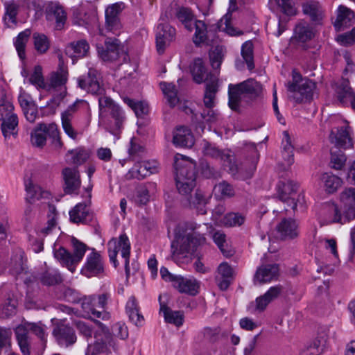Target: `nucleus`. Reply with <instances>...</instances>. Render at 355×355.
<instances>
[{"instance_id": "1", "label": "nucleus", "mask_w": 355, "mask_h": 355, "mask_svg": "<svg viewBox=\"0 0 355 355\" xmlns=\"http://www.w3.org/2000/svg\"><path fill=\"white\" fill-rule=\"evenodd\" d=\"M185 234L171 243L172 260L177 261L187 254L193 253L198 246L206 242L205 235L211 231V225L208 223L197 224L195 222H187L184 225Z\"/></svg>"}, {"instance_id": "2", "label": "nucleus", "mask_w": 355, "mask_h": 355, "mask_svg": "<svg viewBox=\"0 0 355 355\" xmlns=\"http://www.w3.org/2000/svg\"><path fill=\"white\" fill-rule=\"evenodd\" d=\"M191 73L193 80L200 84L206 83L204 94V105L211 107L214 104V99L218 90V79L211 73H208L201 58L194 60L191 66Z\"/></svg>"}, {"instance_id": "3", "label": "nucleus", "mask_w": 355, "mask_h": 355, "mask_svg": "<svg viewBox=\"0 0 355 355\" xmlns=\"http://www.w3.org/2000/svg\"><path fill=\"white\" fill-rule=\"evenodd\" d=\"M71 243L72 252L63 247H60L55 250L54 257L63 266L67 268L71 272H74L76 266L83 259L88 247L75 237L71 238Z\"/></svg>"}, {"instance_id": "4", "label": "nucleus", "mask_w": 355, "mask_h": 355, "mask_svg": "<svg viewBox=\"0 0 355 355\" xmlns=\"http://www.w3.org/2000/svg\"><path fill=\"white\" fill-rule=\"evenodd\" d=\"M262 90L261 84L252 78L248 79L239 84L229 85V106L233 110H237L242 96L255 98Z\"/></svg>"}, {"instance_id": "5", "label": "nucleus", "mask_w": 355, "mask_h": 355, "mask_svg": "<svg viewBox=\"0 0 355 355\" xmlns=\"http://www.w3.org/2000/svg\"><path fill=\"white\" fill-rule=\"evenodd\" d=\"M178 192L184 196L191 208L196 209L198 214H205L207 213L206 205L207 199L202 191L196 189L194 194L191 192L196 187V180H175Z\"/></svg>"}, {"instance_id": "6", "label": "nucleus", "mask_w": 355, "mask_h": 355, "mask_svg": "<svg viewBox=\"0 0 355 355\" xmlns=\"http://www.w3.org/2000/svg\"><path fill=\"white\" fill-rule=\"evenodd\" d=\"M293 82L288 84V91L291 94L289 98L300 103L313 98L315 84L311 80L302 78L299 73L293 71Z\"/></svg>"}, {"instance_id": "7", "label": "nucleus", "mask_w": 355, "mask_h": 355, "mask_svg": "<svg viewBox=\"0 0 355 355\" xmlns=\"http://www.w3.org/2000/svg\"><path fill=\"white\" fill-rule=\"evenodd\" d=\"M108 254L110 260L113 263L114 268H116L119 263L116 256L119 251H121V256L125 259V270L127 275L130 272L129 259L130 254V243L126 234H121L119 239H112L107 243Z\"/></svg>"}, {"instance_id": "8", "label": "nucleus", "mask_w": 355, "mask_h": 355, "mask_svg": "<svg viewBox=\"0 0 355 355\" xmlns=\"http://www.w3.org/2000/svg\"><path fill=\"white\" fill-rule=\"evenodd\" d=\"M78 87L93 95L102 96L105 93L101 73L94 68H89L87 73L77 79Z\"/></svg>"}, {"instance_id": "9", "label": "nucleus", "mask_w": 355, "mask_h": 355, "mask_svg": "<svg viewBox=\"0 0 355 355\" xmlns=\"http://www.w3.org/2000/svg\"><path fill=\"white\" fill-rule=\"evenodd\" d=\"M46 135L53 138V143L56 147L60 148L62 143L59 137L57 125L51 123L48 126L44 123H40L31 133V143L33 146L42 148L46 141Z\"/></svg>"}, {"instance_id": "10", "label": "nucleus", "mask_w": 355, "mask_h": 355, "mask_svg": "<svg viewBox=\"0 0 355 355\" xmlns=\"http://www.w3.org/2000/svg\"><path fill=\"white\" fill-rule=\"evenodd\" d=\"M175 180H196V163L190 158L177 154L174 158Z\"/></svg>"}, {"instance_id": "11", "label": "nucleus", "mask_w": 355, "mask_h": 355, "mask_svg": "<svg viewBox=\"0 0 355 355\" xmlns=\"http://www.w3.org/2000/svg\"><path fill=\"white\" fill-rule=\"evenodd\" d=\"M123 8L122 3H116L108 6L105 12V28H99V33L105 35V32H110L118 35L122 28L119 15Z\"/></svg>"}, {"instance_id": "12", "label": "nucleus", "mask_w": 355, "mask_h": 355, "mask_svg": "<svg viewBox=\"0 0 355 355\" xmlns=\"http://www.w3.org/2000/svg\"><path fill=\"white\" fill-rule=\"evenodd\" d=\"M99 56L104 61L113 62L119 58L120 55L123 56L125 61L128 55L124 52L120 41L115 37H107L105 41V46H97Z\"/></svg>"}, {"instance_id": "13", "label": "nucleus", "mask_w": 355, "mask_h": 355, "mask_svg": "<svg viewBox=\"0 0 355 355\" xmlns=\"http://www.w3.org/2000/svg\"><path fill=\"white\" fill-rule=\"evenodd\" d=\"M352 219H354L352 209L345 211V214L343 215L337 205L328 203L323 208L321 223L323 225L331 223L345 224Z\"/></svg>"}, {"instance_id": "14", "label": "nucleus", "mask_w": 355, "mask_h": 355, "mask_svg": "<svg viewBox=\"0 0 355 355\" xmlns=\"http://www.w3.org/2000/svg\"><path fill=\"white\" fill-rule=\"evenodd\" d=\"M329 338V328L321 327L318 332L316 338L302 349L300 355H320L327 346Z\"/></svg>"}, {"instance_id": "15", "label": "nucleus", "mask_w": 355, "mask_h": 355, "mask_svg": "<svg viewBox=\"0 0 355 355\" xmlns=\"http://www.w3.org/2000/svg\"><path fill=\"white\" fill-rule=\"evenodd\" d=\"M58 345L69 347L76 343L77 336L73 328L69 324L59 323L55 326L52 332Z\"/></svg>"}, {"instance_id": "16", "label": "nucleus", "mask_w": 355, "mask_h": 355, "mask_svg": "<svg viewBox=\"0 0 355 355\" xmlns=\"http://www.w3.org/2000/svg\"><path fill=\"white\" fill-rule=\"evenodd\" d=\"M80 272L87 277L98 276L104 273L103 258L94 249H92V252L87 257L85 265Z\"/></svg>"}, {"instance_id": "17", "label": "nucleus", "mask_w": 355, "mask_h": 355, "mask_svg": "<svg viewBox=\"0 0 355 355\" xmlns=\"http://www.w3.org/2000/svg\"><path fill=\"white\" fill-rule=\"evenodd\" d=\"M298 184L292 180L280 181L278 184V196L281 201L287 204L293 210L297 207V190Z\"/></svg>"}, {"instance_id": "18", "label": "nucleus", "mask_w": 355, "mask_h": 355, "mask_svg": "<svg viewBox=\"0 0 355 355\" xmlns=\"http://www.w3.org/2000/svg\"><path fill=\"white\" fill-rule=\"evenodd\" d=\"M176 31L168 23H160L156 34L157 51L159 54L164 52L166 47L175 38Z\"/></svg>"}, {"instance_id": "19", "label": "nucleus", "mask_w": 355, "mask_h": 355, "mask_svg": "<svg viewBox=\"0 0 355 355\" xmlns=\"http://www.w3.org/2000/svg\"><path fill=\"white\" fill-rule=\"evenodd\" d=\"M64 182V191L67 194L78 193L81 185L79 171L76 167H65L62 171Z\"/></svg>"}, {"instance_id": "20", "label": "nucleus", "mask_w": 355, "mask_h": 355, "mask_svg": "<svg viewBox=\"0 0 355 355\" xmlns=\"http://www.w3.org/2000/svg\"><path fill=\"white\" fill-rule=\"evenodd\" d=\"M46 17L49 20L55 19L56 30H62L67 20V13L58 2H50L46 8Z\"/></svg>"}, {"instance_id": "21", "label": "nucleus", "mask_w": 355, "mask_h": 355, "mask_svg": "<svg viewBox=\"0 0 355 355\" xmlns=\"http://www.w3.org/2000/svg\"><path fill=\"white\" fill-rule=\"evenodd\" d=\"M157 171L155 162H142L136 164L126 175L128 178L141 180Z\"/></svg>"}, {"instance_id": "22", "label": "nucleus", "mask_w": 355, "mask_h": 355, "mask_svg": "<svg viewBox=\"0 0 355 355\" xmlns=\"http://www.w3.org/2000/svg\"><path fill=\"white\" fill-rule=\"evenodd\" d=\"M276 230L281 239H293L298 236V224L292 218H284Z\"/></svg>"}, {"instance_id": "23", "label": "nucleus", "mask_w": 355, "mask_h": 355, "mask_svg": "<svg viewBox=\"0 0 355 355\" xmlns=\"http://www.w3.org/2000/svg\"><path fill=\"white\" fill-rule=\"evenodd\" d=\"M279 266L277 264L262 265L259 267L254 276V282L264 284L277 277Z\"/></svg>"}, {"instance_id": "24", "label": "nucleus", "mask_w": 355, "mask_h": 355, "mask_svg": "<svg viewBox=\"0 0 355 355\" xmlns=\"http://www.w3.org/2000/svg\"><path fill=\"white\" fill-rule=\"evenodd\" d=\"M125 121V116L121 107L118 105L112 111L109 113L107 128L109 131L116 135L123 128Z\"/></svg>"}, {"instance_id": "25", "label": "nucleus", "mask_w": 355, "mask_h": 355, "mask_svg": "<svg viewBox=\"0 0 355 355\" xmlns=\"http://www.w3.org/2000/svg\"><path fill=\"white\" fill-rule=\"evenodd\" d=\"M70 220L74 223H88L92 221L93 215L85 202L77 204L69 211Z\"/></svg>"}, {"instance_id": "26", "label": "nucleus", "mask_w": 355, "mask_h": 355, "mask_svg": "<svg viewBox=\"0 0 355 355\" xmlns=\"http://www.w3.org/2000/svg\"><path fill=\"white\" fill-rule=\"evenodd\" d=\"M173 142L177 146L191 148L194 144V138L188 128L181 126L174 132Z\"/></svg>"}, {"instance_id": "27", "label": "nucleus", "mask_w": 355, "mask_h": 355, "mask_svg": "<svg viewBox=\"0 0 355 355\" xmlns=\"http://www.w3.org/2000/svg\"><path fill=\"white\" fill-rule=\"evenodd\" d=\"M173 286L181 293L194 296L198 293L199 285L196 279L178 276Z\"/></svg>"}, {"instance_id": "28", "label": "nucleus", "mask_w": 355, "mask_h": 355, "mask_svg": "<svg viewBox=\"0 0 355 355\" xmlns=\"http://www.w3.org/2000/svg\"><path fill=\"white\" fill-rule=\"evenodd\" d=\"M200 150L204 156L215 159L229 160L230 155L225 153L219 149L216 144L203 139L200 143Z\"/></svg>"}, {"instance_id": "29", "label": "nucleus", "mask_w": 355, "mask_h": 355, "mask_svg": "<svg viewBox=\"0 0 355 355\" xmlns=\"http://www.w3.org/2000/svg\"><path fill=\"white\" fill-rule=\"evenodd\" d=\"M1 130L5 139L11 136L16 137L18 135V117L16 114L9 115L8 117L0 119Z\"/></svg>"}, {"instance_id": "30", "label": "nucleus", "mask_w": 355, "mask_h": 355, "mask_svg": "<svg viewBox=\"0 0 355 355\" xmlns=\"http://www.w3.org/2000/svg\"><path fill=\"white\" fill-rule=\"evenodd\" d=\"M282 291L283 288L280 285L270 287L266 293L256 299V309L263 311L269 303L280 295Z\"/></svg>"}, {"instance_id": "31", "label": "nucleus", "mask_w": 355, "mask_h": 355, "mask_svg": "<svg viewBox=\"0 0 355 355\" xmlns=\"http://www.w3.org/2000/svg\"><path fill=\"white\" fill-rule=\"evenodd\" d=\"M329 139L330 141L335 145V148H347L352 146L351 139L349 136V132L346 128H344L343 127L338 128L336 132L331 130L329 135Z\"/></svg>"}, {"instance_id": "32", "label": "nucleus", "mask_w": 355, "mask_h": 355, "mask_svg": "<svg viewBox=\"0 0 355 355\" xmlns=\"http://www.w3.org/2000/svg\"><path fill=\"white\" fill-rule=\"evenodd\" d=\"M126 313L129 320L136 326H142L144 322V318L139 312V307L136 298L131 296L125 306Z\"/></svg>"}, {"instance_id": "33", "label": "nucleus", "mask_w": 355, "mask_h": 355, "mask_svg": "<svg viewBox=\"0 0 355 355\" xmlns=\"http://www.w3.org/2000/svg\"><path fill=\"white\" fill-rule=\"evenodd\" d=\"M175 18L184 26V28L191 32L193 24L197 20L192 10L187 7H178L175 12Z\"/></svg>"}, {"instance_id": "34", "label": "nucleus", "mask_w": 355, "mask_h": 355, "mask_svg": "<svg viewBox=\"0 0 355 355\" xmlns=\"http://www.w3.org/2000/svg\"><path fill=\"white\" fill-rule=\"evenodd\" d=\"M81 304L83 311L87 313L91 314L94 317L97 318H103V315L106 314L105 312H103L100 310H96V295H89L81 297L79 301Z\"/></svg>"}, {"instance_id": "35", "label": "nucleus", "mask_w": 355, "mask_h": 355, "mask_svg": "<svg viewBox=\"0 0 355 355\" xmlns=\"http://www.w3.org/2000/svg\"><path fill=\"white\" fill-rule=\"evenodd\" d=\"M160 302V311L164 314L166 322L173 324L176 327H180L183 324L184 315L181 311H173L166 304L161 302V296L159 297Z\"/></svg>"}, {"instance_id": "36", "label": "nucleus", "mask_w": 355, "mask_h": 355, "mask_svg": "<svg viewBox=\"0 0 355 355\" xmlns=\"http://www.w3.org/2000/svg\"><path fill=\"white\" fill-rule=\"evenodd\" d=\"M284 139L282 140L283 151L282 155L284 159V165H285L284 169L288 168L293 163V149L294 147L292 145L291 138L288 131H284L283 132Z\"/></svg>"}, {"instance_id": "37", "label": "nucleus", "mask_w": 355, "mask_h": 355, "mask_svg": "<svg viewBox=\"0 0 355 355\" xmlns=\"http://www.w3.org/2000/svg\"><path fill=\"white\" fill-rule=\"evenodd\" d=\"M227 162L230 164L229 171L231 175L234 179L245 180L252 177L254 171L256 168V164H253L248 170H245L243 166H238L237 165L232 163V156L230 155V159L223 160Z\"/></svg>"}, {"instance_id": "38", "label": "nucleus", "mask_w": 355, "mask_h": 355, "mask_svg": "<svg viewBox=\"0 0 355 355\" xmlns=\"http://www.w3.org/2000/svg\"><path fill=\"white\" fill-rule=\"evenodd\" d=\"M325 191L328 193H334L342 185L341 178L331 173H324L320 177Z\"/></svg>"}, {"instance_id": "39", "label": "nucleus", "mask_w": 355, "mask_h": 355, "mask_svg": "<svg viewBox=\"0 0 355 355\" xmlns=\"http://www.w3.org/2000/svg\"><path fill=\"white\" fill-rule=\"evenodd\" d=\"M16 338L23 355L31 354V340L26 329L22 326H18L15 329Z\"/></svg>"}, {"instance_id": "40", "label": "nucleus", "mask_w": 355, "mask_h": 355, "mask_svg": "<svg viewBox=\"0 0 355 355\" xmlns=\"http://www.w3.org/2000/svg\"><path fill=\"white\" fill-rule=\"evenodd\" d=\"M338 16L334 22L335 28L340 31L342 27H347L354 17V12L345 6H340Z\"/></svg>"}, {"instance_id": "41", "label": "nucleus", "mask_w": 355, "mask_h": 355, "mask_svg": "<svg viewBox=\"0 0 355 355\" xmlns=\"http://www.w3.org/2000/svg\"><path fill=\"white\" fill-rule=\"evenodd\" d=\"M39 279L43 285L48 286H54L62 282L60 273L53 269H48L42 272Z\"/></svg>"}, {"instance_id": "42", "label": "nucleus", "mask_w": 355, "mask_h": 355, "mask_svg": "<svg viewBox=\"0 0 355 355\" xmlns=\"http://www.w3.org/2000/svg\"><path fill=\"white\" fill-rule=\"evenodd\" d=\"M67 81V71L60 69L57 71L52 72L49 77V83L46 84V89L57 88L64 86Z\"/></svg>"}, {"instance_id": "43", "label": "nucleus", "mask_w": 355, "mask_h": 355, "mask_svg": "<svg viewBox=\"0 0 355 355\" xmlns=\"http://www.w3.org/2000/svg\"><path fill=\"white\" fill-rule=\"evenodd\" d=\"M341 202L345 207V211L352 209L354 218H355V188L349 187L345 189L340 196Z\"/></svg>"}, {"instance_id": "44", "label": "nucleus", "mask_w": 355, "mask_h": 355, "mask_svg": "<svg viewBox=\"0 0 355 355\" xmlns=\"http://www.w3.org/2000/svg\"><path fill=\"white\" fill-rule=\"evenodd\" d=\"M303 12L309 15L313 21H319L322 19V9L318 2L310 1L302 6Z\"/></svg>"}, {"instance_id": "45", "label": "nucleus", "mask_w": 355, "mask_h": 355, "mask_svg": "<svg viewBox=\"0 0 355 355\" xmlns=\"http://www.w3.org/2000/svg\"><path fill=\"white\" fill-rule=\"evenodd\" d=\"M25 187L27 193L26 197L27 203H33L36 200L43 198L44 192L42 191L41 187L33 184L30 180L26 182Z\"/></svg>"}, {"instance_id": "46", "label": "nucleus", "mask_w": 355, "mask_h": 355, "mask_svg": "<svg viewBox=\"0 0 355 355\" xmlns=\"http://www.w3.org/2000/svg\"><path fill=\"white\" fill-rule=\"evenodd\" d=\"M70 50L73 51V55L72 56L81 58L87 55L89 50V45L85 40H81L70 43L67 51H69Z\"/></svg>"}, {"instance_id": "47", "label": "nucleus", "mask_w": 355, "mask_h": 355, "mask_svg": "<svg viewBox=\"0 0 355 355\" xmlns=\"http://www.w3.org/2000/svg\"><path fill=\"white\" fill-rule=\"evenodd\" d=\"M31 33L30 29H26L18 35L15 42L16 50L21 60H24L26 58L25 47Z\"/></svg>"}, {"instance_id": "48", "label": "nucleus", "mask_w": 355, "mask_h": 355, "mask_svg": "<svg viewBox=\"0 0 355 355\" xmlns=\"http://www.w3.org/2000/svg\"><path fill=\"white\" fill-rule=\"evenodd\" d=\"M193 28H195L196 32L193 37V42L196 46H200L201 44L207 40V26L204 21L196 20L193 24Z\"/></svg>"}, {"instance_id": "49", "label": "nucleus", "mask_w": 355, "mask_h": 355, "mask_svg": "<svg viewBox=\"0 0 355 355\" xmlns=\"http://www.w3.org/2000/svg\"><path fill=\"white\" fill-rule=\"evenodd\" d=\"M26 330V333L28 334L30 331L35 334L42 342V345H45L46 343V334L45 332L44 326L39 323L33 322H25L23 324H20Z\"/></svg>"}, {"instance_id": "50", "label": "nucleus", "mask_w": 355, "mask_h": 355, "mask_svg": "<svg viewBox=\"0 0 355 355\" xmlns=\"http://www.w3.org/2000/svg\"><path fill=\"white\" fill-rule=\"evenodd\" d=\"M160 87L171 107H174L179 101L175 85L173 83H161Z\"/></svg>"}, {"instance_id": "51", "label": "nucleus", "mask_w": 355, "mask_h": 355, "mask_svg": "<svg viewBox=\"0 0 355 355\" xmlns=\"http://www.w3.org/2000/svg\"><path fill=\"white\" fill-rule=\"evenodd\" d=\"M214 191L216 195L223 199L232 198L236 194L234 187L227 181H222L216 184Z\"/></svg>"}, {"instance_id": "52", "label": "nucleus", "mask_w": 355, "mask_h": 355, "mask_svg": "<svg viewBox=\"0 0 355 355\" xmlns=\"http://www.w3.org/2000/svg\"><path fill=\"white\" fill-rule=\"evenodd\" d=\"M346 160V156L340 149L334 148L331 150L330 165L331 168L336 170L342 169Z\"/></svg>"}, {"instance_id": "53", "label": "nucleus", "mask_w": 355, "mask_h": 355, "mask_svg": "<svg viewBox=\"0 0 355 355\" xmlns=\"http://www.w3.org/2000/svg\"><path fill=\"white\" fill-rule=\"evenodd\" d=\"M241 55L245 61L249 70L254 68L253 44L252 41L248 40L244 42L241 46Z\"/></svg>"}, {"instance_id": "54", "label": "nucleus", "mask_w": 355, "mask_h": 355, "mask_svg": "<svg viewBox=\"0 0 355 355\" xmlns=\"http://www.w3.org/2000/svg\"><path fill=\"white\" fill-rule=\"evenodd\" d=\"M225 53V49L223 46H216L209 52L210 62L213 69H220Z\"/></svg>"}, {"instance_id": "55", "label": "nucleus", "mask_w": 355, "mask_h": 355, "mask_svg": "<svg viewBox=\"0 0 355 355\" xmlns=\"http://www.w3.org/2000/svg\"><path fill=\"white\" fill-rule=\"evenodd\" d=\"M34 46L39 53H45L50 47V42L44 34L35 33L33 35Z\"/></svg>"}, {"instance_id": "56", "label": "nucleus", "mask_w": 355, "mask_h": 355, "mask_svg": "<svg viewBox=\"0 0 355 355\" xmlns=\"http://www.w3.org/2000/svg\"><path fill=\"white\" fill-rule=\"evenodd\" d=\"M336 94L341 104L347 103L348 99L354 94L348 81L346 80L343 81L337 87Z\"/></svg>"}, {"instance_id": "57", "label": "nucleus", "mask_w": 355, "mask_h": 355, "mask_svg": "<svg viewBox=\"0 0 355 355\" xmlns=\"http://www.w3.org/2000/svg\"><path fill=\"white\" fill-rule=\"evenodd\" d=\"M295 37L302 42H306L311 40L314 33L313 28L309 26L298 24L295 28Z\"/></svg>"}, {"instance_id": "58", "label": "nucleus", "mask_w": 355, "mask_h": 355, "mask_svg": "<svg viewBox=\"0 0 355 355\" xmlns=\"http://www.w3.org/2000/svg\"><path fill=\"white\" fill-rule=\"evenodd\" d=\"M116 104L110 97L104 94L98 97L99 116H103L105 113H110L114 110Z\"/></svg>"}, {"instance_id": "59", "label": "nucleus", "mask_w": 355, "mask_h": 355, "mask_svg": "<svg viewBox=\"0 0 355 355\" xmlns=\"http://www.w3.org/2000/svg\"><path fill=\"white\" fill-rule=\"evenodd\" d=\"M123 101L135 112L137 116H141L148 112V105L141 101H135L128 97L123 98Z\"/></svg>"}, {"instance_id": "60", "label": "nucleus", "mask_w": 355, "mask_h": 355, "mask_svg": "<svg viewBox=\"0 0 355 355\" xmlns=\"http://www.w3.org/2000/svg\"><path fill=\"white\" fill-rule=\"evenodd\" d=\"M28 82L38 89L46 88V84L44 82L42 67L40 66L37 65L35 67L34 71L29 78Z\"/></svg>"}, {"instance_id": "61", "label": "nucleus", "mask_w": 355, "mask_h": 355, "mask_svg": "<svg viewBox=\"0 0 355 355\" xmlns=\"http://www.w3.org/2000/svg\"><path fill=\"white\" fill-rule=\"evenodd\" d=\"M150 200L149 191L145 185H141L137 187L134 196L135 202L139 205H145Z\"/></svg>"}, {"instance_id": "62", "label": "nucleus", "mask_w": 355, "mask_h": 355, "mask_svg": "<svg viewBox=\"0 0 355 355\" xmlns=\"http://www.w3.org/2000/svg\"><path fill=\"white\" fill-rule=\"evenodd\" d=\"M245 220V216L239 213H228L223 216V223L227 226H241Z\"/></svg>"}, {"instance_id": "63", "label": "nucleus", "mask_w": 355, "mask_h": 355, "mask_svg": "<svg viewBox=\"0 0 355 355\" xmlns=\"http://www.w3.org/2000/svg\"><path fill=\"white\" fill-rule=\"evenodd\" d=\"M336 40L343 46H349L355 42V27L350 31L338 35Z\"/></svg>"}, {"instance_id": "64", "label": "nucleus", "mask_w": 355, "mask_h": 355, "mask_svg": "<svg viewBox=\"0 0 355 355\" xmlns=\"http://www.w3.org/2000/svg\"><path fill=\"white\" fill-rule=\"evenodd\" d=\"M105 343L100 339H97L93 344H89L86 350V355H98L104 352Z\"/></svg>"}]
</instances>
